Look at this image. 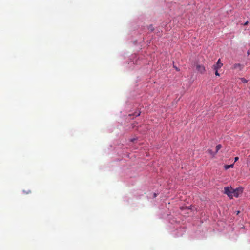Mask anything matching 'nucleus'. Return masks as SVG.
Listing matches in <instances>:
<instances>
[{
  "label": "nucleus",
  "instance_id": "nucleus-1",
  "mask_svg": "<svg viewBox=\"0 0 250 250\" xmlns=\"http://www.w3.org/2000/svg\"><path fill=\"white\" fill-rule=\"evenodd\" d=\"M233 188H232L231 187H227L224 188V194L227 195V196L230 199H232L233 195Z\"/></svg>",
  "mask_w": 250,
  "mask_h": 250
},
{
  "label": "nucleus",
  "instance_id": "nucleus-2",
  "mask_svg": "<svg viewBox=\"0 0 250 250\" xmlns=\"http://www.w3.org/2000/svg\"><path fill=\"white\" fill-rule=\"evenodd\" d=\"M243 192V188L242 187H239L236 189H233V197H238L241 195Z\"/></svg>",
  "mask_w": 250,
  "mask_h": 250
},
{
  "label": "nucleus",
  "instance_id": "nucleus-3",
  "mask_svg": "<svg viewBox=\"0 0 250 250\" xmlns=\"http://www.w3.org/2000/svg\"><path fill=\"white\" fill-rule=\"evenodd\" d=\"M196 67L198 72H199L201 74H203L205 72L206 69L204 65L197 64Z\"/></svg>",
  "mask_w": 250,
  "mask_h": 250
},
{
  "label": "nucleus",
  "instance_id": "nucleus-4",
  "mask_svg": "<svg viewBox=\"0 0 250 250\" xmlns=\"http://www.w3.org/2000/svg\"><path fill=\"white\" fill-rule=\"evenodd\" d=\"M223 66V64L221 62L220 59H219L216 64H214L212 66V69L214 70H218L219 69H220L222 66Z\"/></svg>",
  "mask_w": 250,
  "mask_h": 250
},
{
  "label": "nucleus",
  "instance_id": "nucleus-5",
  "mask_svg": "<svg viewBox=\"0 0 250 250\" xmlns=\"http://www.w3.org/2000/svg\"><path fill=\"white\" fill-rule=\"evenodd\" d=\"M234 68L235 69L239 68L240 69H241L242 67V65L238 63V64H235L234 65Z\"/></svg>",
  "mask_w": 250,
  "mask_h": 250
},
{
  "label": "nucleus",
  "instance_id": "nucleus-6",
  "mask_svg": "<svg viewBox=\"0 0 250 250\" xmlns=\"http://www.w3.org/2000/svg\"><path fill=\"white\" fill-rule=\"evenodd\" d=\"M221 147H222L221 145L219 144V145H217V146H216L215 153H217V152L219 151V150H220L221 148Z\"/></svg>",
  "mask_w": 250,
  "mask_h": 250
},
{
  "label": "nucleus",
  "instance_id": "nucleus-7",
  "mask_svg": "<svg viewBox=\"0 0 250 250\" xmlns=\"http://www.w3.org/2000/svg\"><path fill=\"white\" fill-rule=\"evenodd\" d=\"M233 167V164H231V165H225L224 166V168L225 169H228L229 168H231V167Z\"/></svg>",
  "mask_w": 250,
  "mask_h": 250
},
{
  "label": "nucleus",
  "instance_id": "nucleus-8",
  "mask_svg": "<svg viewBox=\"0 0 250 250\" xmlns=\"http://www.w3.org/2000/svg\"><path fill=\"white\" fill-rule=\"evenodd\" d=\"M208 152L210 154H211V155H212L213 156H214L216 154V153H215H215H213V152H212V151L211 150H210V149L208 150Z\"/></svg>",
  "mask_w": 250,
  "mask_h": 250
},
{
  "label": "nucleus",
  "instance_id": "nucleus-9",
  "mask_svg": "<svg viewBox=\"0 0 250 250\" xmlns=\"http://www.w3.org/2000/svg\"><path fill=\"white\" fill-rule=\"evenodd\" d=\"M241 81L244 83H246L247 82V81L245 78H242Z\"/></svg>",
  "mask_w": 250,
  "mask_h": 250
},
{
  "label": "nucleus",
  "instance_id": "nucleus-10",
  "mask_svg": "<svg viewBox=\"0 0 250 250\" xmlns=\"http://www.w3.org/2000/svg\"><path fill=\"white\" fill-rule=\"evenodd\" d=\"M215 74L216 76H220V74H219V73L218 72V70H215Z\"/></svg>",
  "mask_w": 250,
  "mask_h": 250
},
{
  "label": "nucleus",
  "instance_id": "nucleus-11",
  "mask_svg": "<svg viewBox=\"0 0 250 250\" xmlns=\"http://www.w3.org/2000/svg\"><path fill=\"white\" fill-rule=\"evenodd\" d=\"M248 23H249L248 21H246V22L244 24V25H248Z\"/></svg>",
  "mask_w": 250,
  "mask_h": 250
},
{
  "label": "nucleus",
  "instance_id": "nucleus-12",
  "mask_svg": "<svg viewBox=\"0 0 250 250\" xmlns=\"http://www.w3.org/2000/svg\"><path fill=\"white\" fill-rule=\"evenodd\" d=\"M238 157H236L235 158V162L237 161L238 160Z\"/></svg>",
  "mask_w": 250,
  "mask_h": 250
},
{
  "label": "nucleus",
  "instance_id": "nucleus-13",
  "mask_svg": "<svg viewBox=\"0 0 250 250\" xmlns=\"http://www.w3.org/2000/svg\"><path fill=\"white\" fill-rule=\"evenodd\" d=\"M134 140H135V139H132V140H131V141H132V142H133Z\"/></svg>",
  "mask_w": 250,
  "mask_h": 250
},
{
  "label": "nucleus",
  "instance_id": "nucleus-14",
  "mask_svg": "<svg viewBox=\"0 0 250 250\" xmlns=\"http://www.w3.org/2000/svg\"><path fill=\"white\" fill-rule=\"evenodd\" d=\"M177 71H178L179 70L178 69V68L177 67H175Z\"/></svg>",
  "mask_w": 250,
  "mask_h": 250
},
{
  "label": "nucleus",
  "instance_id": "nucleus-15",
  "mask_svg": "<svg viewBox=\"0 0 250 250\" xmlns=\"http://www.w3.org/2000/svg\"><path fill=\"white\" fill-rule=\"evenodd\" d=\"M240 213V211H238L237 214L238 215Z\"/></svg>",
  "mask_w": 250,
  "mask_h": 250
},
{
  "label": "nucleus",
  "instance_id": "nucleus-16",
  "mask_svg": "<svg viewBox=\"0 0 250 250\" xmlns=\"http://www.w3.org/2000/svg\"><path fill=\"white\" fill-rule=\"evenodd\" d=\"M140 115V113H138L137 115H136V116H139Z\"/></svg>",
  "mask_w": 250,
  "mask_h": 250
}]
</instances>
